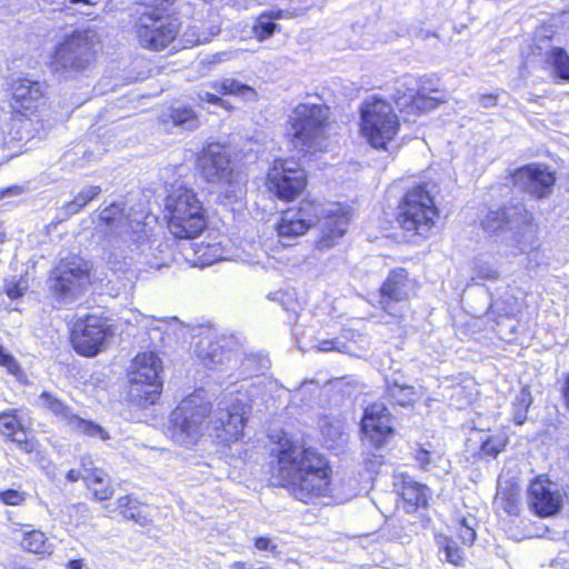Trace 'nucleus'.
<instances>
[{"mask_svg": "<svg viewBox=\"0 0 569 569\" xmlns=\"http://www.w3.org/2000/svg\"><path fill=\"white\" fill-rule=\"evenodd\" d=\"M99 221L98 228L103 232V258L108 263L116 267L138 256L150 268H161V263L149 259L152 244L142 218L126 213L122 203H112L100 211Z\"/></svg>", "mask_w": 569, "mask_h": 569, "instance_id": "obj_1", "label": "nucleus"}, {"mask_svg": "<svg viewBox=\"0 0 569 569\" xmlns=\"http://www.w3.org/2000/svg\"><path fill=\"white\" fill-rule=\"evenodd\" d=\"M277 477L299 501L310 502L329 491L331 469L319 452L286 442L278 452Z\"/></svg>", "mask_w": 569, "mask_h": 569, "instance_id": "obj_2", "label": "nucleus"}, {"mask_svg": "<svg viewBox=\"0 0 569 569\" xmlns=\"http://www.w3.org/2000/svg\"><path fill=\"white\" fill-rule=\"evenodd\" d=\"M350 214L346 207L338 202L318 203L303 200L297 208L283 211L277 223V232L283 246L303 236L312 226L319 224L320 236L317 246L329 249L346 233Z\"/></svg>", "mask_w": 569, "mask_h": 569, "instance_id": "obj_3", "label": "nucleus"}, {"mask_svg": "<svg viewBox=\"0 0 569 569\" xmlns=\"http://www.w3.org/2000/svg\"><path fill=\"white\" fill-rule=\"evenodd\" d=\"M210 402L198 390L186 397L170 413L166 435L173 442L183 447L194 446L209 428Z\"/></svg>", "mask_w": 569, "mask_h": 569, "instance_id": "obj_4", "label": "nucleus"}, {"mask_svg": "<svg viewBox=\"0 0 569 569\" xmlns=\"http://www.w3.org/2000/svg\"><path fill=\"white\" fill-rule=\"evenodd\" d=\"M168 229L178 239H193L207 226L204 209L197 193L183 186L173 187L166 199Z\"/></svg>", "mask_w": 569, "mask_h": 569, "instance_id": "obj_5", "label": "nucleus"}, {"mask_svg": "<svg viewBox=\"0 0 569 569\" xmlns=\"http://www.w3.org/2000/svg\"><path fill=\"white\" fill-rule=\"evenodd\" d=\"M328 108L321 104H298L289 119L292 146L302 152L322 151L328 140Z\"/></svg>", "mask_w": 569, "mask_h": 569, "instance_id": "obj_6", "label": "nucleus"}, {"mask_svg": "<svg viewBox=\"0 0 569 569\" xmlns=\"http://www.w3.org/2000/svg\"><path fill=\"white\" fill-rule=\"evenodd\" d=\"M362 457L366 469L377 472L385 462V447L393 435L390 413L381 402H375L365 409L361 421Z\"/></svg>", "mask_w": 569, "mask_h": 569, "instance_id": "obj_7", "label": "nucleus"}, {"mask_svg": "<svg viewBox=\"0 0 569 569\" xmlns=\"http://www.w3.org/2000/svg\"><path fill=\"white\" fill-rule=\"evenodd\" d=\"M250 408L247 393L240 390L222 393L216 408H211L208 426L216 431V437L221 441H237L242 436Z\"/></svg>", "mask_w": 569, "mask_h": 569, "instance_id": "obj_8", "label": "nucleus"}, {"mask_svg": "<svg viewBox=\"0 0 569 569\" xmlns=\"http://www.w3.org/2000/svg\"><path fill=\"white\" fill-rule=\"evenodd\" d=\"M98 42L97 33L88 29L66 34L51 57L52 70L63 74L86 70L94 59Z\"/></svg>", "mask_w": 569, "mask_h": 569, "instance_id": "obj_9", "label": "nucleus"}, {"mask_svg": "<svg viewBox=\"0 0 569 569\" xmlns=\"http://www.w3.org/2000/svg\"><path fill=\"white\" fill-rule=\"evenodd\" d=\"M11 91L12 129H17L9 134L12 140L21 141L29 138V133L23 131L31 126L30 116L34 114L44 101L46 86L40 81L24 78L13 81Z\"/></svg>", "mask_w": 569, "mask_h": 569, "instance_id": "obj_10", "label": "nucleus"}, {"mask_svg": "<svg viewBox=\"0 0 569 569\" xmlns=\"http://www.w3.org/2000/svg\"><path fill=\"white\" fill-rule=\"evenodd\" d=\"M160 360L153 352L138 355L128 372L129 398L141 408L153 405L160 396L162 382L159 379Z\"/></svg>", "mask_w": 569, "mask_h": 569, "instance_id": "obj_11", "label": "nucleus"}, {"mask_svg": "<svg viewBox=\"0 0 569 569\" xmlns=\"http://www.w3.org/2000/svg\"><path fill=\"white\" fill-rule=\"evenodd\" d=\"M399 129V120L392 107L373 98L361 107V132L376 149H386Z\"/></svg>", "mask_w": 569, "mask_h": 569, "instance_id": "obj_12", "label": "nucleus"}, {"mask_svg": "<svg viewBox=\"0 0 569 569\" xmlns=\"http://www.w3.org/2000/svg\"><path fill=\"white\" fill-rule=\"evenodd\" d=\"M91 270L92 264L80 256L61 259L49 278L51 292L62 300L76 299L90 286Z\"/></svg>", "mask_w": 569, "mask_h": 569, "instance_id": "obj_13", "label": "nucleus"}, {"mask_svg": "<svg viewBox=\"0 0 569 569\" xmlns=\"http://www.w3.org/2000/svg\"><path fill=\"white\" fill-rule=\"evenodd\" d=\"M198 162L208 182L218 183L224 188L227 199H237L242 196L240 174L232 169L230 159L221 144L212 143L204 148Z\"/></svg>", "mask_w": 569, "mask_h": 569, "instance_id": "obj_14", "label": "nucleus"}, {"mask_svg": "<svg viewBox=\"0 0 569 569\" xmlns=\"http://www.w3.org/2000/svg\"><path fill=\"white\" fill-rule=\"evenodd\" d=\"M436 217L437 209L431 196L422 186H416L405 194L397 219L406 231L427 236L435 226Z\"/></svg>", "mask_w": 569, "mask_h": 569, "instance_id": "obj_15", "label": "nucleus"}, {"mask_svg": "<svg viewBox=\"0 0 569 569\" xmlns=\"http://www.w3.org/2000/svg\"><path fill=\"white\" fill-rule=\"evenodd\" d=\"M180 24L177 18L160 16L154 9L141 12L137 22L139 44L159 51L167 48L177 37Z\"/></svg>", "mask_w": 569, "mask_h": 569, "instance_id": "obj_16", "label": "nucleus"}, {"mask_svg": "<svg viewBox=\"0 0 569 569\" xmlns=\"http://www.w3.org/2000/svg\"><path fill=\"white\" fill-rule=\"evenodd\" d=\"M307 184L305 170L291 159L276 160L267 177V187L279 199L297 198Z\"/></svg>", "mask_w": 569, "mask_h": 569, "instance_id": "obj_17", "label": "nucleus"}, {"mask_svg": "<svg viewBox=\"0 0 569 569\" xmlns=\"http://www.w3.org/2000/svg\"><path fill=\"white\" fill-rule=\"evenodd\" d=\"M109 336V326L106 320L88 316L74 323L71 342L79 355L94 357L104 349Z\"/></svg>", "mask_w": 569, "mask_h": 569, "instance_id": "obj_18", "label": "nucleus"}, {"mask_svg": "<svg viewBox=\"0 0 569 569\" xmlns=\"http://www.w3.org/2000/svg\"><path fill=\"white\" fill-rule=\"evenodd\" d=\"M196 352L210 370L227 372L236 369L240 362L239 349L231 337H221L214 341L204 338L198 342Z\"/></svg>", "mask_w": 569, "mask_h": 569, "instance_id": "obj_19", "label": "nucleus"}, {"mask_svg": "<svg viewBox=\"0 0 569 569\" xmlns=\"http://www.w3.org/2000/svg\"><path fill=\"white\" fill-rule=\"evenodd\" d=\"M415 289L416 283L406 269H393L381 284L379 305L391 317H401L402 307H397L396 303L407 301L415 293Z\"/></svg>", "mask_w": 569, "mask_h": 569, "instance_id": "obj_20", "label": "nucleus"}, {"mask_svg": "<svg viewBox=\"0 0 569 569\" xmlns=\"http://www.w3.org/2000/svg\"><path fill=\"white\" fill-rule=\"evenodd\" d=\"M38 405L57 417L74 432L89 437H99L102 440L109 439L108 433L101 426L91 420L82 419L76 415L70 407L50 392L43 391L38 398Z\"/></svg>", "mask_w": 569, "mask_h": 569, "instance_id": "obj_21", "label": "nucleus"}, {"mask_svg": "<svg viewBox=\"0 0 569 569\" xmlns=\"http://www.w3.org/2000/svg\"><path fill=\"white\" fill-rule=\"evenodd\" d=\"M512 181L520 190L541 199L552 192L556 177L546 164L531 163L517 169L512 173Z\"/></svg>", "mask_w": 569, "mask_h": 569, "instance_id": "obj_22", "label": "nucleus"}, {"mask_svg": "<svg viewBox=\"0 0 569 569\" xmlns=\"http://www.w3.org/2000/svg\"><path fill=\"white\" fill-rule=\"evenodd\" d=\"M563 495L559 486L545 477H537L528 489V503L539 517L558 513L562 506Z\"/></svg>", "mask_w": 569, "mask_h": 569, "instance_id": "obj_23", "label": "nucleus"}, {"mask_svg": "<svg viewBox=\"0 0 569 569\" xmlns=\"http://www.w3.org/2000/svg\"><path fill=\"white\" fill-rule=\"evenodd\" d=\"M400 501L398 507L407 513L417 511L420 507H426L429 498V488L413 480L409 476H400L399 481L395 482Z\"/></svg>", "mask_w": 569, "mask_h": 569, "instance_id": "obj_24", "label": "nucleus"}, {"mask_svg": "<svg viewBox=\"0 0 569 569\" xmlns=\"http://www.w3.org/2000/svg\"><path fill=\"white\" fill-rule=\"evenodd\" d=\"M0 435L12 441L19 450L26 453L37 450L38 441L21 427L14 410L0 413Z\"/></svg>", "mask_w": 569, "mask_h": 569, "instance_id": "obj_25", "label": "nucleus"}, {"mask_svg": "<svg viewBox=\"0 0 569 569\" xmlns=\"http://www.w3.org/2000/svg\"><path fill=\"white\" fill-rule=\"evenodd\" d=\"M528 221L529 218L523 207H512L489 211L481 219V227L489 232H496L506 226L512 229L513 226Z\"/></svg>", "mask_w": 569, "mask_h": 569, "instance_id": "obj_26", "label": "nucleus"}, {"mask_svg": "<svg viewBox=\"0 0 569 569\" xmlns=\"http://www.w3.org/2000/svg\"><path fill=\"white\" fill-rule=\"evenodd\" d=\"M84 468L83 480L88 489L93 493L97 500H108L113 495L110 477L98 468H88L84 459L82 460Z\"/></svg>", "mask_w": 569, "mask_h": 569, "instance_id": "obj_27", "label": "nucleus"}, {"mask_svg": "<svg viewBox=\"0 0 569 569\" xmlns=\"http://www.w3.org/2000/svg\"><path fill=\"white\" fill-rule=\"evenodd\" d=\"M291 13L288 10L271 9L263 11L258 16L252 27V32L259 41L269 39L279 26L274 22L276 20L290 18Z\"/></svg>", "mask_w": 569, "mask_h": 569, "instance_id": "obj_28", "label": "nucleus"}, {"mask_svg": "<svg viewBox=\"0 0 569 569\" xmlns=\"http://www.w3.org/2000/svg\"><path fill=\"white\" fill-rule=\"evenodd\" d=\"M545 64L553 80L569 82V54L560 47H551L546 52Z\"/></svg>", "mask_w": 569, "mask_h": 569, "instance_id": "obj_29", "label": "nucleus"}, {"mask_svg": "<svg viewBox=\"0 0 569 569\" xmlns=\"http://www.w3.org/2000/svg\"><path fill=\"white\" fill-rule=\"evenodd\" d=\"M117 507L124 519L133 520L141 527H146L151 522V519L143 510L141 502L132 496L120 497L117 501Z\"/></svg>", "mask_w": 569, "mask_h": 569, "instance_id": "obj_30", "label": "nucleus"}, {"mask_svg": "<svg viewBox=\"0 0 569 569\" xmlns=\"http://www.w3.org/2000/svg\"><path fill=\"white\" fill-rule=\"evenodd\" d=\"M439 102V98L428 96L426 89L420 88L416 90L412 94H410L408 98H399L397 104L400 108L410 109V111H428L435 109Z\"/></svg>", "mask_w": 569, "mask_h": 569, "instance_id": "obj_31", "label": "nucleus"}, {"mask_svg": "<svg viewBox=\"0 0 569 569\" xmlns=\"http://www.w3.org/2000/svg\"><path fill=\"white\" fill-rule=\"evenodd\" d=\"M495 503L508 515H518L520 511V490L517 486L499 485Z\"/></svg>", "mask_w": 569, "mask_h": 569, "instance_id": "obj_32", "label": "nucleus"}, {"mask_svg": "<svg viewBox=\"0 0 569 569\" xmlns=\"http://www.w3.org/2000/svg\"><path fill=\"white\" fill-rule=\"evenodd\" d=\"M210 88L219 94H233L246 100H250L256 96L251 87L231 78L212 81Z\"/></svg>", "mask_w": 569, "mask_h": 569, "instance_id": "obj_33", "label": "nucleus"}, {"mask_svg": "<svg viewBox=\"0 0 569 569\" xmlns=\"http://www.w3.org/2000/svg\"><path fill=\"white\" fill-rule=\"evenodd\" d=\"M415 459L420 468L426 471H446L448 467V461L445 459L442 453L423 447L417 449Z\"/></svg>", "mask_w": 569, "mask_h": 569, "instance_id": "obj_34", "label": "nucleus"}, {"mask_svg": "<svg viewBox=\"0 0 569 569\" xmlns=\"http://www.w3.org/2000/svg\"><path fill=\"white\" fill-rule=\"evenodd\" d=\"M101 193L99 186L84 187L74 199L63 206L66 216L70 217L80 212L89 202Z\"/></svg>", "mask_w": 569, "mask_h": 569, "instance_id": "obj_35", "label": "nucleus"}, {"mask_svg": "<svg viewBox=\"0 0 569 569\" xmlns=\"http://www.w3.org/2000/svg\"><path fill=\"white\" fill-rule=\"evenodd\" d=\"M168 117L176 127H181L186 130H194L199 126V119L196 112L188 107H172L169 110Z\"/></svg>", "mask_w": 569, "mask_h": 569, "instance_id": "obj_36", "label": "nucleus"}, {"mask_svg": "<svg viewBox=\"0 0 569 569\" xmlns=\"http://www.w3.org/2000/svg\"><path fill=\"white\" fill-rule=\"evenodd\" d=\"M349 335L352 337L355 336V333L351 330H343L340 337H337L335 339L320 340L317 343L316 348L318 351L321 352L338 351L341 353L352 355L355 351L351 343L343 340Z\"/></svg>", "mask_w": 569, "mask_h": 569, "instance_id": "obj_37", "label": "nucleus"}, {"mask_svg": "<svg viewBox=\"0 0 569 569\" xmlns=\"http://www.w3.org/2000/svg\"><path fill=\"white\" fill-rule=\"evenodd\" d=\"M532 403L530 391L523 387L517 393L512 403V418L515 423L522 425L527 419V411Z\"/></svg>", "mask_w": 569, "mask_h": 569, "instance_id": "obj_38", "label": "nucleus"}, {"mask_svg": "<svg viewBox=\"0 0 569 569\" xmlns=\"http://www.w3.org/2000/svg\"><path fill=\"white\" fill-rule=\"evenodd\" d=\"M21 547L29 552L44 553L48 550L47 538L43 532L31 530L24 533Z\"/></svg>", "mask_w": 569, "mask_h": 569, "instance_id": "obj_39", "label": "nucleus"}, {"mask_svg": "<svg viewBox=\"0 0 569 569\" xmlns=\"http://www.w3.org/2000/svg\"><path fill=\"white\" fill-rule=\"evenodd\" d=\"M440 549L445 553V558L448 562L455 566H461L463 562V551L458 547L457 542L449 538L443 537L439 540Z\"/></svg>", "mask_w": 569, "mask_h": 569, "instance_id": "obj_40", "label": "nucleus"}, {"mask_svg": "<svg viewBox=\"0 0 569 569\" xmlns=\"http://www.w3.org/2000/svg\"><path fill=\"white\" fill-rule=\"evenodd\" d=\"M388 395L395 402L405 407L413 401L415 390L413 387L395 382L388 386Z\"/></svg>", "mask_w": 569, "mask_h": 569, "instance_id": "obj_41", "label": "nucleus"}, {"mask_svg": "<svg viewBox=\"0 0 569 569\" xmlns=\"http://www.w3.org/2000/svg\"><path fill=\"white\" fill-rule=\"evenodd\" d=\"M29 289L28 279L26 277H11L4 280V291L10 299L22 297Z\"/></svg>", "mask_w": 569, "mask_h": 569, "instance_id": "obj_42", "label": "nucleus"}, {"mask_svg": "<svg viewBox=\"0 0 569 569\" xmlns=\"http://www.w3.org/2000/svg\"><path fill=\"white\" fill-rule=\"evenodd\" d=\"M27 496L22 490L9 488L0 491V501L6 506H21Z\"/></svg>", "mask_w": 569, "mask_h": 569, "instance_id": "obj_43", "label": "nucleus"}, {"mask_svg": "<svg viewBox=\"0 0 569 569\" xmlns=\"http://www.w3.org/2000/svg\"><path fill=\"white\" fill-rule=\"evenodd\" d=\"M473 518H462L459 522V538L465 545L471 546L476 540Z\"/></svg>", "mask_w": 569, "mask_h": 569, "instance_id": "obj_44", "label": "nucleus"}, {"mask_svg": "<svg viewBox=\"0 0 569 569\" xmlns=\"http://www.w3.org/2000/svg\"><path fill=\"white\" fill-rule=\"evenodd\" d=\"M506 441L500 437H492L485 440L481 445L483 456L496 458L505 448Z\"/></svg>", "mask_w": 569, "mask_h": 569, "instance_id": "obj_45", "label": "nucleus"}, {"mask_svg": "<svg viewBox=\"0 0 569 569\" xmlns=\"http://www.w3.org/2000/svg\"><path fill=\"white\" fill-rule=\"evenodd\" d=\"M473 271L481 279L496 280L499 277L498 270L491 263L482 260L475 262Z\"/></svg>", "mask_w": 569, "mask_h": 569, "instance_id": "obj_46", "label": "nucleus"}, {"mask_svg": "<svg viewBox=\"0 0 569 569\" xmlns=\"http://www.w3.org/2000/svg\"><path fill=\"white\" fill-rule=\"evenodd\" d=\"M269 298L271 300L278 301L284 310L292 311L295 315L297 313V303L292 301V295L287 291H277L270 293Z\"/></svg>", "mask_w": 569, "mask_h": 569, "instance_id": "obj_47", "label": "nucleus"}, {"mask_svg": "<svg viewBox=\"0 0 569 569\" xmlns=\"http://www.w3.org/2000/svg\"><path fill=\"white\" fill-rule=\"evenodd\" d=\"M0 366L4 367L9 373L18 376L20 366L17 360L0 346Z\"/></svg>", "mask_w": 569, "mask_h": 569, "instance_id": "obj_48", "label": "nucleus"}, {"mask_svg": "<svg viewBox=\"0 0 569 569\" xmlns=\"http://www.w3.org/2000/svg\"><path fill=\"white\" fill-rule=\"evenodd\" d=\"M198 99L201 102H208L216 106H223V100L214 93L208 92V91H199L198 92Z\"/></svg>", "mask_w": 569, "mask_h": 569, "instance_id": "obj_49", "label": "nucleus"}, {"mask_svg": "<svg viewBox=\"0 0 569 569\" xmlns=\"http://www.w3.org/2000/svg\"><path fill=\"white\" fill-rule=\"evenodd\" d=\"M497 99H498V97L492 93L481 94L479 97V103L481 104L482 108L489 109V108H493L497 106Z\"/></svg>", "mask_w": 569, "mask_h": 569, "instance_id": "obj_50", "label": "nucleus"}, {"mask_svg": "<svg viewBox=\"0 0 569 569\" xmlns=\"http://www.w3.org/2000/svg\"><path fill=\"white\" fill-rule=\"evenodd\" d=\"M256 548L259 550H274L276 546L271 545V540L269 538L260 537L257 538Z\"/></svg>", "mask_w": 569, "mask_h": 569, "instance_id": "obj_51", "label": "nucleus"}, {"mask_svg": "<svg viewBox=\"0 0 569 569\" xmlns=\"http://www.w3.org/2000/svg\"><path fill=\"white\" fill-rule=\"evenodd\" d=\"M136 4L139 7H144L146 9H154L158 6V0H134ZM176 0H164L167 4L173 3Z\"/></svg>", "mask_w": 569, "mask_h": 569, "instance_id": "obj_52", "label": "nucleus"}, {"mask_svg": "<svg viewBox=\"0 0 569 569\" xmlns=\"http://www.w3.org/2000/svg\"><path fill=\"white\" fill-rule=\"evenodd\" d=\"M220 32V29L217 27H213L209 34H202L198 36L194 40V43L200 44L210 41V39L214 36H217Z\"/></svg>", "mask_w": 569, "mask_h": 569, "instance_id": "obj_53", "label": "nucleus"}, {"mask_svg": "<svg viewBox=\"0 0 569 569\" xmlns=\"http://www.w3.org/2000/svg\"><path fill=\"white\" fill-rule=\"evenodd\" d=\"M83 476H84V473H82L81 471L76 470V469H70V470L67 472L66 478H67V480H69L70 482H76V481H78L79 479H83Z\"/></svg>", "mask_w": 569, "mask_h": 569, "instance_id": "obj_54", "label": "nucleus"}, {"mask_svg": "<svg viewBox=\"0 0 569 569\" xmlns=\"http://www.w3.org/2000/svg\"><path fill=\"white\" fill-rule=\"evenodd\" d=\"M23 191V189L19 186L7 188L2 191V197H11V196H18Z\"/></svg>", "mask_w": 569, "mask_h": 569, "instance_id": "obj_55", "label": "nucleus"}, {"mask_svg": "<svg viewBox=\"0 0 569 569\" xmlns=\"http://www.w3.org/2000/svg\"><path fill=\"white\" fill-rule=\"evenodd\" d=\"M253 361V358L251 357H248L246 358L242 362H241V366L244 367L243 371L239 373V378L240 377H244L246 375L249 373V366L250 363Z\"/></svg>", "mask_w": 569, "mask_h": 569, "instance_id": "obj_56", "label": "nucleus"}, {"mask_svg": "<svg viewBox=\"0 0 569 569\" xmlns=\"http://www.w3.org/2000/svg\"><path fill=\"white\" fill-rule=\"evenodd\" d=\"M563 398H565L566 406L569 409V376L567 377V379L565 381Z\"/></svg>", "mask_w": 569, "mask_h": 569, "instance_id": "obj_57", "label": "nucleus"}, {"mask_svg": "<svg viewBox=\"0 0 569 569\" xmlns=\"http://www.w3.org/2000/svg\"><path fill=\"white\" fill-rule=\"evenodd\" d=\"M83 567V561L81 559H73L68 562L69 569H81Z\"/></svg>", "mask_w": 569, "mask_h": 569, "instance_id": "obj_58", "label": "nucleus"}, {"mask_svg": "<svg viewBox=\"0 0 569 569\" xmlns=\"http://www.w3.org/2000/svg\"><path fill=\"white\" fill-rule=\"evenodd\" d=\"M71 3L94 4V0H70Z\"/></svg>", "mask_w": 569, "mask_h": 569, "instance_id": "obj_59", "label": "nucleus"}, {"mask_svg": "<svg viewBox=\"0 0 569 569\" xmlns=\"http://www.w3.org/2000/svg\"><path fill=\"white\" fill-rule=\"evenodd\" d=\"M6 143V137L3 136L2 132H0V147H3Z\"/></svg>", "mask_w": 569, "mask_h": 569, "instance_id": "obj_60", "label": "nucleus"}, {"mask_svg": "<svg viewBox=\"0 0 569 569\" xmlns=\"http://www.w3.org/2000/svg\"><path fill=\"white\" fill-rule=\"evenodd\" d=\"M164 4H166V6H168V4L164 2V0H158V6L154 8V10H156L157 8H161V7H163Z\"/></svg>", "mask_w": 569, "mask_h": 569, "instance_id": "obj_61", "label": "nucleus"}, {"mask_svg": "<svg viewBox=\"0 0 569 569\" xmlns=\"http://www.w3.org/2000/svg\"><path fill=\"white\" fill-rule=\"evenodd\" d=\"M307 383H302L301 387H300V390H303L306 388Z\"/></svg>", "mask_w": 569, "mask_h": 569, "instance_id": "obj_62", "label": "nucleus"}]
</instances>
